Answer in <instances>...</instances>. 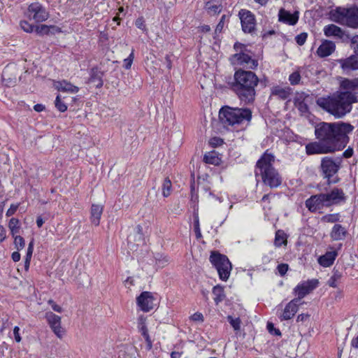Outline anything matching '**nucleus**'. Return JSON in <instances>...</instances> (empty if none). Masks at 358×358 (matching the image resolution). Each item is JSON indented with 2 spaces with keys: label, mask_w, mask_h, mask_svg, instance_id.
Returning <instances> with one entry per match:
<instances>
[{
  "label": "nucleus",
  "mask_w": 358,
  "mask_h": 358,
  "mask_svg": "<svg viewBox=\"0 0 358 358\" xmlns=\"http://www.w3.org/2000/svg\"><path fill=\"white\" fill-rule=\"evenodd\" d=\"M353 155V150L352 148H348L347 150H345L343 155L345 158H350Z\"/></svg>",
  "instance_id": "60"
},
{
  "label": "nucleus",
  "mask_w": 358,
  "mask_h": 358,
  "mask_svg": "<svg viewBox=\"0 0 358 358\" xmlns=\"http://www.w3.org/2000/svg\"><path fill=\"white\" fill-rule=\"evenodd\" d=\"M324 33L327 36H338L341 38L343 36V30L335 24H329L324 28Z\"/></svg>",
  "instance_id": "27"
},
{
  "label": "nucleus",
  "mask_w": 358,
  "mask_h": 358,
  "mask_svg": "<svg viewBox=\"0 0 358 358\" xmlns=\"http://www.w3.org/2000/svg\"><path fill=\"white\" fill-rule=\"evenodd\" d=\"M277 268L280 275L282 276L287 273L288 265L287 264H280L278 266Z\"/></svg>",
  "instance_id": "50"
},
{
  "label": "nucleus",
  "mask_w": 358,
  "mask_h": 358,
  "mask_svg": "<svg viewBox=\"0 0 358 358\" xmlns=\"http://www.w3.org/2000/svg\"><path fill=\"white\" fill-rule=\"evenodd\" d=\"M319 282L316 279L308 280L299 284L294 288V293L298 296L296 299L300 301L306 295L315 289L318 286Z\"/></svg>",
  "instance_id": "10"
},
{
  "label": "nucleus",
  "mask_w": 358,
  "mask_h": 358,
  "mask_svg": "<svg viewBox=\"0 0 358 358\" xmlns=\"http://www.w3.org/2000/svg\"><path fill=\"white\" fill-rule=\"evenodd\" d=\"M323 197L324 205L327 207L337 204L341 201H345V194L342 189L334 188L331 192L321 193Z\"/></svg>",
  "instance_id": "11"
},
{
  "label": "nucleus",
  "mask_w": 358,
  "mask_h": 358,
  "mask_svg": "<svg viewBox=\"0 0 358 358\" xmlns=\"http://www.w3.org/2000/svg\"><path fill=\"white\" fill-rule=\"evenodd\" d=\"M351 48L353 49L355 55L358 56V35L353 36L351 39Z\"/></svg>",
  "instance_id": "45"
},
{
  "label": "nucleus",
  "mask_w": 358,
  "mask_h": 358,
  "mask_svg": "<svg viewBox=\"0 0 358 358\" xmlns=\"http://www.w3.org/2000/svg\"><path fill=\"white\" fill-rule=\"evenodd\" d=\"M358 102V95L348 92H336L330 96L319 97L316 103L324 110L336 118L343 117L352 108V104Z\"/></svg>",
  "instance_id": "2"
},
{
  "label": "nucleus",
  "mask_w": 358,
  "mask_h": 358,
  "mask_svg": "<svg viewBox=\"0 0 358 358\" xmlns=\"http://www.w3.org/2000/svg\"><path fill=\"white\" fill-rule=\"evenodd\" d=\"M55 107L59 110L60 112H64L67 110V106L65 103L62 102L60 96L58 95L56 97L55 99Z\"/></svg>",
  "instance_id": "42"
},
{
  "label": "nucleus",
  "mask_w": 358,
  "mask_h": 358,
  "mask_svg": "<svg viewBox=\"0 0 358 358\" xmlns=\"http://www.w3.org/2000/svg\"><path fill=\"white\" fill-rule=\"evenodd\" d=\"M234 48L236 51H241V52L243 51V49L245 48V46L243 44L240 43H236L234 45Z\"/></svg>",
  "instance_id": "63"
},
{
  "label": "nucleus",
  "mask_w": 358,
  "mask_h": 358,
  "mask_svg": "<svg viewBox=\"0 0 358 358\" xmlns=\"http://www.w3.org/2000/svg\"><path fill=\"white\" fill-rule=\"evenodd\" d=\"M342 274L338 270H334L332 276L328 280V285L331 287H337V281L341 279Z\"/></svg>",
  "instance_id": "33"
},
{
  "label": "nucleus",
  "mask_w": 358,
  "mask_h": 358,
  "mask_svg": "<svg viewBox=\"0 0 358 358\" xmlns=\"http://www.w3.org/2000/svg\"><path fill=\"white\" fill-rule=\"evenodd\" d=\"M182 352L173 351L171 353V358H182Z\"/></svg>",
  "instance_id": "64"
},
{
  "label": "nucleus",
  "mask_w": 358,
  "mask_h": 358,
  "mask_svg": "<svg viewBox=\"0 0 358 358\" xmlns=\"http://www.w3.org/2000/svg\"><path fill=\"white\" fill-rule=\"evenodd\" d=\"M224 19H225V15H223L221 17L219 23L216 26V28H215V34L220 33L222 31V29L224 27Z\"/></svg>",
  "instance_id": "51"
},
{
  "label": "nucleus",
  "mask_w": 358,
  "mask_h": 358,
  "mask_svg": "<svg viewBox=\"0 0 358 358\" xmlns=\"http://www.w3.org/2000/svg\"><path fill=\"white\" fill-rule=\"evenodd\" d=\"M272 95L277 96L280 99L285 100L289 96V89L282 88L279 86L273 87L271 91Z\"/></svg>",
  "instance_id": "28"
},
{
  "label": "nucleus",
  "mask_w": 358,
  "mask_h": 358,
  "mask_svg": "<svg viewBox=\"0 0 358 358\" xmlns=\"http://www.w3.org/2000/svg\"><path fill=\"white\" fill-rule=\"evenodd\" d=\"M134 59V50H132L129 56L124 60V66L126 69H129L131 66Z\"/></svg>",
  "instance_id": "46"
},
{
  "label": "nucleus",
  "mask_w": 358,
  "mask_h": 358,
  "mask_svg": "<svg viewBox=\"0 0 358 358\" xmlns=\"http://www.w3.org/2000/svg\"><path fill=\"white\" fill-rule=\"evenodd\" d=\"M6 230L3 226L0 225V243L6 238Z\"/></svg>",
  "instance_id": "61"
},
{
  "label": "nucleus",
  "mask_w": 358,
  "mask_h": 358,
  "mask_svg": "<svg viewBox=\"0 0 358 358\" xmlns=\"http://www.w3.org/2000/svg\"><path fill=\"white\" fill-rule=\"evenodd\" d=\"M20 27L27 33L34 31L35 26L24 20L20 22Z\"/></svg>",
  "instance_id": "41"
},
{
  "label": "nucleus",
  "mask_w": 358,
  "mask_h": 358,
  "mask_svg": "<svg viewBox=\"0 0 358 358\" xmlns=\"http://www.w3.org/2000/svg\"><path fill=\"white\" fill-rule=\"evenodd\" d=\"M337 255L338 253L336 250L327 252L324 255L319 258L318 262L324 267H329L334 264Z\"/></svg>",
  "instance_id": "24"
},
{
  "label": "nucleus",
  "mask_w": 358,
  "mask_h": 358,
  "mask_svg": "<svg viewBox=\"0 0 358 358\" xmlns=\"http://www.w3.org/2000/svg\"><path fill=\"white\" fill-rule=\"evenodd\" d=\"M336 50V45L334 42L328 40L322 41L317 50V54L320 57H326L331 55Z\"/></svg>",
  "instance_id": "19"
},
{
  "label": "nucleus",
  "mask_w": 358,
  "mask_h": 358,
  "mask_svg": "<svg viewBox=\"0 0 358 358\" xmlns=\"http://www.w3.org/2000/svg\"><path fill=\"white\" fill-rule=\"evenodd\" d=\"M306 206L310 212H315L325 206L322 194L311 196L306 201Z\"/></svg>",
  "instance_id": "16"
},
{
  "label": "nucleus",
  "mask_w": 358,
  "mask_h": 358,
  "mask_svg": "<svg viewBox=\"0 0 358 358\" xmlns=\"http://www.w3.org/2000/svg\"><path fill=\"white\" fill-rule=\"evenodd\" d=\"M19 331H20V328L18 327H15L13 329V334H14L15 340L17 343H20L22 340Z\"/></svg>",
  "instance_id": "54"
},
{
  "label": "nucleus",
  "mask_w": 358,
  "mask_h": 358,
  "mask_svg": "<svg viewBox=\"0 0 358 358\" xmlns=\"http://www.w3.org/2000/svg\"><path fill=\"white\" fill-rule=\"evenodd\" d=\"M309 317H310V315L308 314H305V313L299 314L297 316L296 322H304V321L307 320Z\"/></svg>",
  "instance_id": "58"
},
{
  "label": "nucleus",
  "mask_w": 358,
  "mask_h": 358,
  "mask_svg": "<svg viewBox=\"0 0 358 358\" xmlns=\"http://www.w3.org/2000/svg\"><path fill=\"white\" fill-rule=\"evenodd\" d=\"M194 231L196 234V238H200L201 237V234L200 231L199 222L198 217H196L194 220Z\"/></svg>",
  "instance_id": "49"
},
{
  "label": "nucleus",
  "mask_w": 358,
  "mask_h": 358,
  "mask_svg": "<svg viewBox=\"0 0 358 358\" xmlns=\"http://www.w3.org/2000/svg\"><path fill=\"white\" fill-rule=\"evenodd\" d=\"M274 156L265 152L257 161L256 165V176L260 175L263 182L271 188H275L282 182L281 177L273 166Z\"/></svg>",
  "instance_id": "4"
},
{
  "label": "nucleus",
  "mask_w": 358,
  "mask_h": 358,
  "mask_svg": "<svg viewBox=\"0 0 358 358\" xmlns=\"http://www.w3.org/2000/svg\"><path fill=\"white\" fill-rule=\"evenodd\" d=\"M222 142V140L220 138H213L212 139H210V143L213 146H217L221 145Z\"/></svg>",
  "instance_id": "57"
},
{
  "label": "nucleus",
  "mask_w": 358,
  "mask_h": 358,
  "mask_svg": "<svg viewBox=\"0 0 358 358\" xmlns=\"http://www.w3.org/2000/svg\"><path fill=\"white\" fill-rule=\"evenodd\" d=\"M8 227L13 236L17 235L20 229V220L17 218L13 217L10 220Z\"/></svg>",
  "instance_id": "31"
},
{
  "label": "nucleus",
  "mask_w": 358,
  "mask_h": 358,
  "mask_svg": "<svg viewBox=\"0 0 358 358\" xmlns=\"http://www.w3.org/2000/svg\"><path fill=\"white\" fill-rule=\"evenodd\" d=\"M48 303L52 306V308L57 313H61L62 311V308L59 305L56 304L52 300H49Z\"/></svg>",
  "instance_id": "55"
},
{
  "label": "nucleus",
  "mask_w": 358,
  "mask_h": 358,
  "mask_svg": "<svg viewBox=\"0 0 358 358\" xmlns=\"http://www.w3.org/2000/svg\"><path fill=\"white\" fill-rule=\"evenodd\" d=\"M190 319L194 322H202L203 321V315L201 313H195L190 317Z\"/></svg>",
  "instance_id": "52"
},
{
  "label": "nucleus",
  "mask_w": 358,
  "mask_h": 358,
  "mask_svg": "<svg viewBox=\"0 0 358 358\" xmlns=\"http://www.w3.org/2000/svg\"><path fill=\"white\" fill-rule=\"evenodd\" d=\"M343 71L358 70V59L355 55L350 56L346 59H341L338 60Z\"/></svg>",
  "instance_id": "20"
},
{
  "label": "nucleus",
  "mask_w": 358,
  "mask_h": 358,
  "mask_svg": "<svg viewBox=\"0 0 358 358\" xmlns=\"http://www.w3.org/2000/svg\"><path fill=\"white\" fill-rule=\"evenodd\" d=\"M52 26H48L45 24H41L38 26H35L34 31L41 36L48 34L50 32V28H52Z\"/></svg>",
  "instance_id": "35"
},
{
  "label": "nucleus",
  "mask_w": 358,
  "mask_h": 358,
  "mask_svg": "<svg viewBox=\"0 0 358 358\" xmlns=\"http://www.w3.org/2000/svg\"><path fill=\"white\" fill-rule=\"evenodd\" d=\"M347 234L346 229L341 224H336L333 227L331 237L336 241L343 239Z\"/></svg>",
  "instance_id": "26"
},
{
  "label": "nucleus",
  "mask_w": 358,
  "mask_h": 358,
  "mask_svg": "<svg viewBox=\"0 0 358 358\" xmlns=\"http://www.w3.org/2000/svg\"><path fill=\"white\" fill-rule=\"evenodd\" d=\"M234 57L237 59L240 64L245 65L248 68L251 69H255L258 65L257 60L252 59L250 55L243 52L235 54Z\"/></svg>",
  "instance_id": "21"
},
{
  "label": "nucleus",
  "mask_w": 358,
  "mask_h": 358,
  "mask_svg": "<svg viewBox=\"0 0 358 358\" xmlns=\"http://www.w3.org/2000/svg\"><path fill=\"white\" fill-rule=\"evenodd\" d=\"M301 80V75L299 72H293L289 76V81L292 85H296L299 83Z\"/></svg>",
  "instance_id": "40"
},
{
  "label": "nucleus",
  "mask_w": 358,
  "mask_h": 358,
  "mask_svg": "<svg viewBox=\"0 0 358 358\" xmlns=\"http://www.w3.org/2000/svg\"><path fill=\"white\" fill-rule=\"evenodd\" d=\"M278 20L289 25H294L299 20L298 12L292 14L284 8H281L278 13Z\"/></svg>",
  "instance_id": "18"
},
{
  "label": "nucleus",
  "mask_w": 358,
  "mask_h": 358,
  "mask_svg": "<svg viewBox=\"0 0 358 358\" xmlns=\"http://www.w3.org/2000/svg\"><path fill=\"white\" fill-rule=\"evenodd\" d=\"M18 207H19V203H17V204H11L10 208L6 211V215L7 217H10L13 215H14L15 213V212L17 211Z\"/></svg>",
  "instance_id": "48"
},
{
  "label": "nucleus",
  "mask_w": 358,
  "mask_h": 358,
  "mask_svg": "<svg viewBox=\"0 0 358 358\" xmlns=\"http://www.w3.org/2000/svg\"><path fill=\"white\" fill-rule=\"evenodd\" d=\"M227 320L232 326L235 331H239L241 329V320L239 317L234 318L232 316L229 315Z\"/></svg>",
  "instance_id": "38"
},
{
  "label": "nucleus",
  "mask_w": 358,
  "mask_h": 358,
  "mask_svg": "<svg viewBox=\"0 0 358 358\" xmlns=\"http://www.w3.org/2000/svg\"><path fill=\"white\" fill-rule=\"evenodd\" d=\"M219 118L224 127L236 126L250 122L252 111L249 108L223 106L219 112Z\"/></svg>",
  "instance_id": "5"
},
{
  "label": "nucleus",
  "mask_w": 358,
  "mask_h": 358,
  "mask_svg": "<svg viewBox=\"0 0 358 358\" xmlns=\"http://www.w3.org/2000/svg\"><path fill=\"white\" fill-rule=\"evenodd\" d=\"M353 129L352 124L343 122L317 124L315 135L317 141L306 145L307 155L331 153L343 149L348 143V134Z\"/></svg>",
  "instance_id": "1"
},
{
  "label": "nucleus",
  "mask_w": 358,
  "mask_h": 358,
  "mask_svg": "<svg viewBox=\"0 0 358 358\" xmlns=\"http://www.w3.org/2000/svg\"><path fill=\"white\" fill-rule=\"evenodd\" d=\"M308 37V34L305 32L301 33L295 37L296 42L299 45H303Z\"/></svg>",
  "instance_id": "44"
},
{
  "label": "nucleus",
  "mask_w": 358,
  "mask_h": 358,
  "mask_svg": "<svg viewBox=\"0 0 358 358\" xmlns=\"http://www.w3.org/2000/svg\"><path fill=\"white\" fill-rule=\"evenodd\" d=\"M145 321H146V317H144L143 315H141L138 318V329L141 334L148 332V329L147 328Z\"/></svg>",
  "instance_id": "36"
},
{
  "label": "nucleus",
  "mask_w": 358,
  "mask_h": 358,
  "mask_svg": "<svg viewBox=\"0 0 358 358\" xmlns=\"http://www.w3.org/2000/svg\"><path fill=\"white\" fill-rule=\"evenodd\" d=\"M213 294L215 295L214 300L216 304L222 301L225 297L224 294V289L220 285H217L213 287Z\"/></svg>",
  "instance_id": "30"
},
{
  "label": "nucleus",
  "mask_w": 358,
  "mask_h": 358,
  "mask_svg": "<svg viewBox=\"0 0 358 358\" xmlns=\"http://www.w3.org/2000/svg\"><path fill=\"white\" fill-rule=\"evenodd\" d=\"M27 16L36 22H43L49 18L47 9L39 2L31 3L27 8Z\"/></svg>",
  "instance_id": "8"
},
{
  "label": "nucleus",
  "mask_w": 358,
  "mask_h": 358,
  "mask_svg": "<svg viewBox=\"0 0 358 358\" xmlns=\"http://www.w3.org/2000/svg\"><path fill=\"white\" fill-rule=\"evenodd\" d=\"M203 162L206 164L217 165L220 164V159L218 157L216 152L212 151L205 154Z\"/></svg>",
  "instance_id": "29"
},
{
  "label": "nucleus",
  "mask_w": 358,
  "mask_h": 358,
  "mask_svg": "<svg viewBox=\"0 0 358 358\" xmlns=\"http://www.w3.org/2000/svg\"><path fill=\"white\" fill-rule=\"evenodd\" d=\"M172 184L169 178H166L162 185V194L164 197H167L171 194Z\"/></svg>",
  "instance_id": "32"
},
{
  "label": "nucleus",
  "mask_w": 358,
  "mask_h": 358,
  "mask_svg": "<svg viewBox=\"0 0 358 358\" xmlns=\"http://www.w3.org/2000/svg\"><path fill=\"white\" fill-rule=\"evenodd\" d=\"M169 262V259L165 257L164 258L159 259L157 260V264L159 267H164L167 263Z\"/></svg>",
  "instance_id": "56"
},
{
  "label": "nucleus",
  "mask_w": 358,
  "mask_h": 358,
  "mask_svg": "<svg viewBox=\"0 0 358 358\" xmlns=\"http://www.w3.org/2000/svg\"><path fill=\"white\" fill-rule=\"evenodd\" d=\"M298 108L302 113H306L308 110L307 104L303 101H299Z\"/></svg>",
  "instance_id": "53"
},
{
  "label": "nucleus",
  "mask_w": 358,
  "mask_h": 358,
  "mask_svg": "<svg viewBox=\"0 0 358 358\" xmlns=\"http://www.w3.org/2000/svg\"><path fill=\"white\" fill-rule=\"evenodd\" d=\"M340 87L342 90H339L338 92H348L352 94H357V92H355V90L358 88V78L352 80L345 78L341 81Z\"/></svg>",
  "instance_id": "23"
},
{
  "label": "nucleus",
  "mask_w": 358,
  "mask_h": 358,
  "mask_svg": "<svg viewBox=\"0 0 358 358\" xmlns=\"http://www.w3.org/2000/svg\"><path fill=\"white\" fill-rule=\"evenodd\" d=\"M207 9L209 12L213 13H219L222 10V6L220 4H215L214 1H208L206 3Z\"/></svg>",
  "instance_id": "37"
},
{
  "label": "nucleus",
  "mask_w": 358,
  "mask_h": 358,
  "mask_svg": "<svg viewBox=\"0 0 358 358\" xmlns=\"http://www.w3.org/2000/svg\"><path fill=\"white\" fill-rule=\"evenodd\" d=\"M287 240L285 234L281 231H278L275 234V245L278 247L281 246L282 244H286Z\"/></svg>",
  "instance_id": "34"
},
{
  "label": "nucleus",
  "mask_w": 358,
  "mask_h": 358,
  "mask_svg": "<svg viewBox=\"0 0 358 358\" xmlns=\"http://www.w3.org/2000/svg\"><path fill=\"white\" fill-rule=\"evenodd\" d=\"M144 237L143 234V228L141 226L138 225L133 234L128 236V244L131 249H134L136 245H139L143 243Z\"/></svg>",
  "instance_id": "17"
},
{
  "label": "nucleus",
  "mask_w": 358,
  "mask_h": 358,
  "mask_svg": "<svg viewBox=\"0 0 358 358\" xmlns=\"http://www.w3.org/2000/svg\"><path fill=\"white\" fill-rule=\"evenodd\" d=\"M332 21L352 28L358 27V8L338 7L330 12Z\"/></svg>",
  "instance_id": "6"
},
{
  "label": "nucleus",
  "mask_w": 358,
  "mask_h": 358,
  "mask_svg": "<svg viewBox=\"0 0 358 358\" xmlns=\"http://www.w3.org/2000/svg\"><path fill=\"white\" fill-rule=\"evenodd\" d=\"M13 237L14 238V244L15 245V248L17 250L23 249L25 246V242L24 238L22 236L17 235H15V236Z\"/></svg>",
  "instance_id": "39"
},
{
  "label": "nucleus",
  "mask_w": 358,
  "mask_h": 358,
  "mask_svg": "<svg viewBox=\"0 0 358 358\" xmlns=\"http://www.w3.org/2000/svg\"><path fill=\"white\" fill-rule=\"evenodd\" d=\"M210 261L217 270L220 278L227 280L231 270V264L227 257L214 251L210 254Z\"/></svg>",
  "instance_id": "7"
},
{
  "label": "nucleus",
  "mask_w": 358,
  "mask_h": 358,
  "mask_svg": "<svg viewBox=\"0 0 358 358\" xmlns=\"http://www.w3.org/2000/svg\"><path fill=\"white\" fill-rule=\"evenodd\" d=\"M309 96V94L305 93V92H301V93H299L297 94V97H296V101H304L306 98L308 97Z\"/></svg>",
  "instance_id": "59"
},
{
  "label": "nucleus",
  "mask_w": 358,
  "mask_h": 358,
  "mask_svg": "<svg viewBox=\"0 0 358 358\" xmlns=\"http://www.w3.org/2000/svg\"><path fill=\"white\" fill-rule=\"evenodd\" d=\"M340 166V161L336 162L329 157L322 158L320 167L324 178L329 179L338 171Z\"/></svg>",
  "instance_id": "9"
},
{
  "label": "nucleus",
  "mask_w": 358,
  "mask_h": 358,
  "mask_svg": "<svg viewBox=\"0 0 358 358\" xmlns=\"http://www.w3.org/2000/svg\"><path fill=\"white\" fill-rule=\"evenodd\" d=\"M103 213V206L97 204H92L91 207V222L95 226L100 223V219Z\"/></svg>",
  "instance_id": "25"
},
{
  "label": "nucleus",
  "mask_w": 358,
  "mask_h": 358,
  "mask_svg": "<svg viewBox=\"0 0 358 358\" xmlns=\"http://www.w3.org/2000/svg\"><path fill=\"white\" fill-rule=\"evenodd\" d=\"M13 262H17L20 259V254L18 252H13L11 255Z\"/></svg>",
  "instance_id": "62"
},
{
  "label": "nucleus",
  "mask_w": 358,
  "mask_h": 358,
  "mask_svg": "<svg viewBox=\"0 0 358 358\" xmlns=\"http://www.w3.org/2000/svg\"><path fill=\"white\" fill-rule=\"evenodd\" d=\"M155 298L152 293L143 292L136 299V303L143 312H149L154 308Z\"/></svg>",
  "instance_id": "13"
},
{
  "label": "nucleus",
  "mask_w": 358,
  "mask_h": 358,
  "mask_svg": "<svg viewBox=\"0 0 358 358\" xmlns=\"http://www.w3.org/2000/svg\"><path fill=\"white\" fill-rule=\"evenodd\" d=\"M46 319L53 332L57 337L62 338L64 329L61 327V317L52 312L46 313Z\"/></svg>",
  "instance_id": "15"
},
{
  "label": "nucleus",
  "mask_w": 358,
  "mask_h": 358,
  "mask_svg": "<svg viewBox=\"0 0 358 358\" xmlns=\"http://www.w3.org/2000/svg\"><path fill=\"white\" fill-rule=\"evenodd\" d=\"M242 29L245 33H252L255 27V19L250 11L242 10L239 13Z\"/></svg>",
  "instance_id": "12"
},
{
  "label": "nucleus",
  "mask_w": 358,
  "mask_h": 358,
  "mask_svg": "<svg viewBox=\"0 0 358 358\" xmlns=\"http://www.w3.org/2000/svg\"><path fill=\"white\" fill-rule=\"evenodd\" d=\"M141 335L144 337L145 340L147 350H150L152 348V341L148 334V332L142 334Z\"/></svg>",
  "instance_id": "47"
},
{
  "label": "nucleus",
  "mask_w": 358,
  "mask_h": 358,
  "mask_svg": "<svg viewBox=\"0 0 358 358\" xmlns=\"http://www.w3.org/2000/svg\"><path fill=\"white\" fill-rule=\"evenodd\" d=\"M54 87L58 91L69 92V93H77L79 90V88L77 86L73 85L70 82L67 80H62L59 81L54 82Z\"/></svg>",
  "instance_id": "22"
},
{
  "label": "nucleus",
  "mask_w": 358,
  "mask_h": 358,
  "mask_svg": "<svg viewBox=\"0 0 358 358\" xmlns=\"http://www.w3.org/2000/svg\"><path fill=\"white\" fill-rule=\"evenodd\" d=\"M300 301L296 298L290 301L285 307L282 313L279 315L281 321L288 320L292 318L299 309Z\"/></svg>",
  "instance_id": "14"
},
{
  "label": "nucleus",
  "mask_w": 358,
  "mask_h": 358,
  "mask_svg": "<svg viewBox=\"0 0 358 358\" xmlns=\"http://www.w3.org/2000/svg\"><path fill=\"white\" fill-rule=\"evenodd\" d=\"M232 90L242 102L252 103L256 94L255 87L259 83L258 77L252 71L240 69L235 72Z\"/></svg>",
  "instance_id": "3"
},
{
  "label": "nucleus",
  "mask_w": 358,
  "mask_h": 358,
  "mask_svg": "<svg viewBox=\"0 0 358 358\" xmlns=\"http://www.w3.org/2000/svg\"><path fill=\"white\" fill-rule=\"evenodd\" d=\"M339 214H329L323 217L322 220L327 222H336L339 220Z\"/></svg>",
  "instance_id": "43"
}]
</instances>
